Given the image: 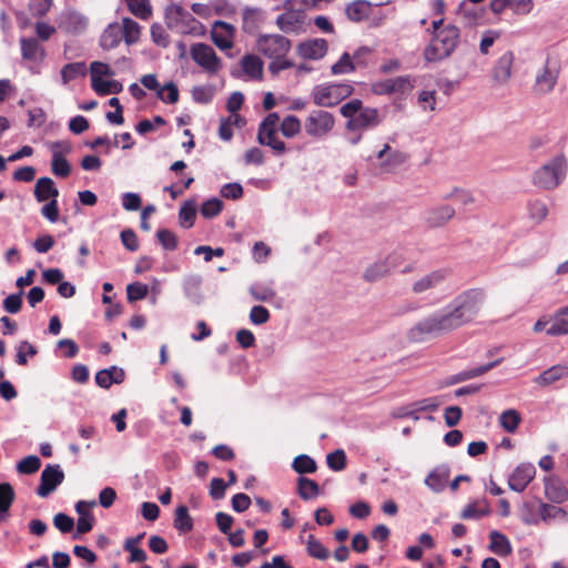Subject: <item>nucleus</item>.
Segmentation results:
<instances>
[{"label":"nucleus","instance_id":"44","mask_svg":"<svg viewBox=\"0 0 568 568\" xmlns=\"http://www.w3.org/2000/svg\"><path fill=\"white\" fill-rule=\"evenodd\" d=\"M292 467L298 474H312L316 470V463L308 455H298L294 458Z\"/></svg>","mask_w":568,"mask_h":568},{"label":"nucleus","instance_id":"13","mask_svg":"<svg viewBox=\"0 0 568 568\" xmlns=\"http://www.w3.org/2000/svg\"><path fill=\"white\" fill-rule=\"evenodd\" d=\"M456 214L455 209L449 204H439L428 207L423 215L424 223L429 229L445 226Z\"/></svg>","mask_w":568,"mask_h":568},{"label":"nucleus","instance_id":"30","mask_svg":"<svg viewBox=\"0 0 568 568\" xmlns=\"http://www.w3.org/2000/svg\"><path fill=\"white\" fill-rule=\"evenodd\" d=\"M121 40L122 34L120 26L118 23H111L104 29L100 38V44L104 50H112L120 44Z\"/></svg>","mask_w":568,"mask_h":568},{"label":"nucleus","instance_id":"52","mask_svg":"<svg viewBox=\"0 0 568 568\" xmlns=\"http://www.w3.org/2000/svg\"><path fill=\"white\" fill-rule=\"evenodd\" d=\"M14 500V490L8 483L0 484V513H7Z\"/></svg>","mask_w":568,"mask_h":568},{"label":"nucleus","instance_id":"33","mask_svg":"<svg viewBox=\"0 0 568 568\" xmlns=\"http://www.w3.org/2000/svg\"><path fill=\"white\" fill-rule=\"evenodd\" d=\"M276 24L283 32H297L302 27V19L298 13L290 11L278 16Z\"/></svg>","mask_w":568,"mask_h":568},{"label":"nucleus","instance_id":"51","mask_svg":"<svg viewBox=\"0 0 568 568\" xmlns=\"http://www.w3.org/2000/svg\"><path fill=\"white\" fill-rule=\"evenodd\" d=\"M40 466H41L40 458L36 455H29V456L24 457L23 459H21L17 464V470L20 474L29 475V474H33V473L38 471Z\"/></svg>","mask_w":568,"mask_h":568},{"label":"nucleus","instance_id":"22","mask_svg":"<svg viewBox=\"0 0 568 568\" xmlns=\"http://www.w3.org/2000/svg\"><path fill=\"white\" fill-rule=\"evenodd\" d=\"M568 377V364H557L538 375L535 383L539 386H548Z\"/></svg>","mask_w":568,"mask_h":568},{"label":"nucleus","instance_id":"28","mask_svg":"<svg viewBox=\"0 0 568 568\" xmlns=\"http://www.w3.org/2000/svg\"><path fill=\"white\" fill-rule=\"evenodd\" d=\"M122 39L124 40L126 45L135 44L141 37V27L133 19L125 17L122 19L121 24Z\"/></svg>","mask_w":568,"mask_h":568},{"label":"nucleus","instance_id":"53","mask_svg":"<svg viewBox=\"0 0 568 568\" xmlns=\"http://www.w3.org/2000/svg\"><path fill=\"white\" fill-rule=\"evenodd\" d=\"M540 516L545 521L555 518H559L564 521L567 520V513L562 508L549 504L540 505Z\"/></svg>","mask_w":568,"mask_h":568},{"label":"nucleus","instance_id":"23","mask_svg":"<svg viewBox=\"0 0 568 568\" xmlns=\"http://www.w3.org/2000/svg\"><path fill=\"white\" fill-rule=\"evenodd\" d=\"M551 325L546 329L549 336H562L568 334V306L561 307L550 316Z\"/></svg>","mask_w":568,"mask_h":568},{"label":"nucleus","instance_id":"40","mask_svg":"<svg viewBox=\"0 0 568 568\" xmlns=\"http://www.w3.org/2000/svg\"><path fill=\"white\" fill-rule=\"evenodd\" d=\"M301 130V121L295 115H287L280 122V131L287 139L295 138Z\"/></svg>","mask_w":568,"mask_h":568},{"label":"nucleus","instance_id":"4","mask_svg":"<svg viewBox=\"0 0 568 568\" xmlns=\"http://www.w3.org/2000/svg\"><path fill=\"white\" fill-rule=\"evenodd\" d=\"M568 162L564 154H558L539 166L531 176L536 187L551 191L558 187L566 179Z\"/></svg>","mask_w":568,"mask_h":568},{"label":"nucleus","instance_id":"24","mask_svg":"<svg viewBox=\"0 0 568 568\" xmlns=\"http://www.w3.org/2000/svg\"><path fill=\"white\" fill-rule=\"evenodd\" d=\"M33 193L38 202H45L59 196V190L55 187L53 180L48 176L40 178L37 181Z\"/></svg>","mask_w":568,"mask_h":568},{"label":"nucleus","instance_id":"3","mask_svg":"<svg viewBox=\"0 0 568 568\" xmlns=\"http://www.w3.org/2000/svg\"><path fill=\"white\" fill-rule=\"evenodd\" d=\"M459 36V29L456 26H445L433 36L430 42L425 47L424 59L427 62H439L450 57L457 48Z\"/></svg>","mask_w":568,"mask_h":568},{"label":"nucleus","instance_id":"34","mask_svg":"<svg viewBox=\"0 0 568 568\" xmlns=\"http://www.w3.org/2000/svg\"><path fill=\"white\" fill-rule=\"evenodd\" d=\"M20 44L22 57L26 60H37L44 55V49L39 44L37 39L22 38Z\"/></svg>","mask_w":568,"mask_h":568},{"label":"nucleus","instance_id":"5","mask_svg":"<svg viewBox=\"0 0 568 568\" xmlns=\"http://www.w3.org/2000/svg\"><path fill=\"white\" fill-rule=\"evenodd\" d=\"M165 26L174 33L183 36H201L204 26L181 4L172 3L164 11Z\"/></svg>","mask_w":568,"mask_h":568},{"label":"nucleus","instance_id":"43","mask_svg":"<svg viewBox=\"0 0 568 568\" xmlns=\"http://www.w3.org/2000/svg\"><path fill=\"white\" fill-rule=\"evenodd\" d=\"M91 87L99 95L118 94L123 90L122 83L116 80H102Z\"/></svg>","mask_w":568,"mask_h":568},{"label":"nucleus","instance_id":"8","mask_svg":"<svg viewBox=\"0 0 568 568\" xmlns=\"http://www.w3.org/2000/svg\"><path fill=\"white\" fill-rule=\"evenodd\" d=\"M280 115L276 112L267 114L258 126L257 141L262 145L270 146L276 154H284L286 145L277 136Z\"/></svg>","mask_w":568,"mask_h":568},{"label":"nucleus","instance_id":"10","mask_svg":"<svg viewBox=\"0 0 568 568\" xmlns=\"http://www.w3.org/2000/svg\"><path fill=\"white\" fill-rule=\"evenodd\" d=\"M256 48L268 59L284 58L291 49V41L281 34H264L258 37Z\"/></svg>","mask_w":568,"mask_h":568},{"label":"nucleus","instance_id":"60","mask_svg":"<svg viewBox=\"0 0 568 568\" xmlns=\"http://www.w3.org/2000/svg\"><path fill=\"white\" fill-rule=\"evenodd\" d=\"M52 158H65L72 151V145L68 141H53L48 143Z\"/></svg>","mask_w":568,"mask_h":568},{"label":"nucleus","instance_id":"64","mask_svg":"<svg viewBox=\"0 0 568 568\" xmlns=\"http://www.w3.org/2000/svg\"><path fill=\"white\" fill-rule=\"evenodd\" d=\"M546 495L552 501L562 503L567 499L568 491L561 486L547 485L546 486Z\"/></svg>","mask_w":568,"mask_h":568},{"label":"nucleus","instance_id":"9","mask_svg":"<svg viewBox=\"0 0 568 568\" xmlns=\"http://www.w3.org/2000/svg\"><path fill=\"white\" fill-rule=\"evenodd\" d=\"M190 55L210 75L217 74L223 67L222 60L209 44L193 43L190 48Z\"/></svg>","mask_w":568,"mask_h":568},{"label":"nucleus","instance_id":"35","mask_svg":"<svg viewBox=\"0 0 568 568\" xmlns=\"http://www.w3.org/2000/svg\"><path fill=\"white\" fill-rule=\"evenodd\" d=\"M174 528L180 532H189L193 529V519L189 514L186 506L181 505L175 510Z\"/></svg>","mask_w":568,"mask_h":568},{"label":"nucleus","instance_id":"25","mask_svg":"<svg viewBox=\"0 0 568 568\" xmlns=\"http://www.w3.org/2000/svg\"><path fill=\"white\" fill-rule=\"evenodd\" d=\"M490 544L488 546L489 550L494 552L497 556L506 557L511 554L513 548L510 545L509 539L506 537V535L493 530L489 534Z\"/></svg>","mask_w":568,"mask_h":568},{"label":"nucleus","instance_id":"1","mask_svg":"<svg viewBox=\"0 0 568 568\" xmlns=\"http://www.w3.org/2000/svg\"><path fill=\"white\" fill-rule=\"evenodd\" d=\"M484 300L485 293L480 288H469L459 293L444 308L418 322L410 329V337L423 341L460 328L477 316Z\"/></svg>","mask_w":568,"mask_h":568},{"label":"nucleus","instance_id":"55","mask_svg":"<svg viewBox=\"0 0 568 568\" xmlns=\"http://www.w3.org/2000/svg\"><path fill=\"white\" fill-rule=\"evenodd\" d=\"M158 98L165 103H176L179 100V89L173 82H168L159 90Z\"/></svg>","mask_w":568,"mask_h":568},{"label":"nucleus","instance_id":"48","mask_svg":"<svg viewBox=\"0 0 568 568\" xmlns=\"http://www.w3.org/2000/svg\"><path fill=\"white\" fill-rule=\"evenodd\" d=\"M91 71V85L104 80L103 77H112L114 75V71L105 63L100 61H94L90 65Z\"/></svg>","mask_w":568,"mask_h":568},{"label":"nucleus","instance_id":"61","mask_svg":"<svg viewBox=\"0 0 568 568\" xmlns=\"http://www.w3.org/2000/svg\"><path fill=\"white\" fill-rule=\"evenodd\" d=\"M51 169L53 174L61 178H67L71 172V166L65 158H52Z\"/></svg>","mask_w":568,"mask_h":568},{"label":"nucleus","instance_id":"2","mask_svg":"<svg viewBox=\"0 0 568 568\" xmlns=\"http://www.w3.org/2000/svg\"><path fill=\"white\" fill-rule=\"evenodd\" d=\"M339 113L346 119L345 131H368L382 123L379 112L375 108L364 106L362 100L353 99L339 108Z\"/></svg>","mask_w":568,"mask_h":568},{"label":"nucleus","instance_id":"41","mask_svg":"<svg viewBox=\"0 0 568 568\" xmlns=\"http://www.w3.org/2000/svg\"><path fill=\"white\" fill-rule=\"evenodd\" d=\"M307 554L316 559L326 560L329 557L327 548L313 535H310L306 541Z\"/></svg>","mask_w":568,"mask_h":568},{"label":"nucleus","instance_id":"27","mask_svg":"<svg viewBox=\"0 0 568 568\" xmlns=\"http://www.w3.org/2000/svg\"><path fill=\"white\" fill-rule=\"evenodd\" d=\"M241 67L248 80H261L263 75V62L253 54H247L242 58Z\"/></svg>","mask_w":568,"mask_h":568},{"label":"nucleus","instance_id":"15","mask_svg":"<svg viewBox=\"0 0 568 568\" xmlns=\"http://www.w3.org/2000/svg\"><path fill=\"white\" fill-rule=\"evenodd\" d=\"M399 257L396 254H389L384 260L377 261L369 265L363 277L367 282H376L388 274L398 266Z\"/></svg>","mask_w":568,"mask_h":568},{"label":"nucleus","instance_id":"6","mask_svg":"<svg viewBox=\"0 0 568 568\" xmlns=\"http://www.w3.org/2000/svg\"><path fill=\"white\" fill-rule=\"evenodd\" d=\"M354 87L349 82H326L312 89L313 103L321 108H333L354 93Z\"/></svg>","mask_w":568,"mask_h":568},{"label":"nucleus","instance_id":"47","mask_svg":"<svg viewBox=\"0 0 568 568\" xmlns=\"http://www.w3.org/2000/svg\"><path fill=\"white\" fill-rule=\"evenodd\" d=\"M529 217L536 223L542 222L548 215V206L541 200H534L528 204Z\"/></svg>","mask_w":568,"mask_h":568},{"label":"nucleus","instance_id":"36","mask_svg":"<svg viewBox=\"0 0 568 568\" xmlns=\"http://www.w3.org/2000/svg\"><path fill=\"white\" fill-rule=\"evenodd\" d=\"M85 73L87 67L84 62L68 63L61 70L62 83L68 84L70 81H73L79 77H84Z\"/></svg>","mask_w":568,"mask_h":568},{"label":"nucleus","instance_id":"16","mask_svg":"<svg viewBox=\"0 0 568 568\" xmlns=\"http://www.w3.org/2000/svg\"><path fill=\"white\" fill-rule=\"evenodd\" d=\"M536 468L530 463L518 465L508 478V486L511 490L521 493L535 478Z\"/></svg>","mask_w":568,"mask_h":568},{"label":"nucleus","instance_id":"26","mask_svg":"<svg viewBox=\"0 0 568 568\" xmlns=\"http://www.w3.org/2000/svg\"><path fill=\"white\" fill-rule=\"evenodd\" d=\"M124 379V372L115 366L106 369H101L95 374V382L100 387L109 388L112 384L122 383Z\"/></svg>","mask_w":568,"mask_h":568},{"label":"nucleus","instance_id":"19","mask_svg":"<svg viewBox=\"0 0 568 568\" xmlns=\"http://www.w3.org/2000/svg\"><path fill=\"white\" fill-rule=\"evenodd\" d=\"M514 54L510 51L500 55L493 68V80L497 85L506 84L511 78Z\"/></svg>","mask_w":568,"mask_h":568},{"label":"nucleus","instance_id":"59","mask_svg":"<svg viewBox=\"0 0 568 568\" xmlns=\"http://www.w3.org/2000/svg\"><path fill=\"white\" fill-rule=\"evenodd\" d=\"M156 236L163 248L174 251L178 247V239L171 231L166 229L159 230Z\"/></svg>","mask_w":568,"mask_h":568},{"label":"nucleus","instance_id":"58","mask_svg":"<svg viewBox=\"0 0 568 568\" xmlns=\"http://www.w3.org/2000/svg\"><path fill=\"white\" fill-rule=\"evenodd\" d=\"M151 38L152 41L162 48H166L170 44L169 34L165 31L164 27L159 23H153L151 26Z\"/></svg>","mask_w":568,"mask_h":568},{"label":"nucleus","instance_id":"14","mask_svg":"<svg viewBox=\"0 0 568 568\" xmlns=\"http://www.w3.org/2000/svg\"><path fill=\"white\" fill-rule=\"evenodd\" d=\"M64 474L59 465H47L41 473L40 485L37 494L40 497L49 496L63 481Z\"/></svg>","mask_w":568,"mask_h":568},{"label":"nucleus","instance_id":"17","mask_svg":"<svg viewBox=\"0 0 568 568\" xmlns=\"http://www.w3.org/2000/svg\"><path fill=\"white\" fill-rule=\"evenodd\" d=\"M558 68L546 62L540 72L536 75L535 91L539 94H546L555 88L558 80Z\"/></svg>","mask_w":568,"mask_h":568},{"label":"nucleus","instance_id":"18","mask_svg":"<svg viewBox=\"0 0 568 568\" xmlns=\"http://www.w3.org/2000/svg\"><path fill=\"white\" fill-rule=\"evenodd\" d=\"M211 38L219 49H231L233 47L234 27L224 21H216L212 27Z\"/></svg>","mask_w":568,"mask_h":568},{"label":"nucleus","instance_id":"37","mask_svg":"<svg viewBox=\"0 0 568 568\" xmlns=\"http://www.w3.org/2000/svg\"><path fill=\"white\" fill-rule=\"evenodd\" d=\"M196 216V203L193 200L185 201L180 209L179 220L180 224L184 229L193 226Z\"/></svg>","mask_w":568,"mask_h":568},{"label":"nucleus","instance_id":"56","mask_svg":"<svg viewBox=\"0 0 568 568\" xmlns=\"http://www.w3.org/2000/svg\"><path fill=\"white\" fill-rule=\"evenodd\" d=\"M327 466L335 471H341L346 466V455L343 449H336L326 457Z\"/></svg>","mask_w":568,"mask_h":568},{"label":"nucleus","instance_id":"38","mask_svg":"<svg viewBox=\"0 0 568 568\" xmlns=\"http://www.w3.org/2000/svg\"><path fill=\"white\" fill-rule=\"evenodd\" d=\"M130 12L139 19L148 20L152 16V7L149 0H124Z\"/></svg>","mask_w":568,"mask_h":568},{"label":"nucleus","instance_id":"20","mask_svg":"<svg viewBox=\"0 0 568 568\" xmlns=\"http://www.w3.org/2000/svg\"><path fill=\"white\" fill-rule=\"evenodd\" d=\"M297 50L301 57L305 59L317 60L326 54L327 42L324 39L305 41L298 45Z\"/></svg>","mask_w":568,"mask_h":568},{"label":"nucleus","instance_id":"29","mask_svg":"<svg viewBox=\"0 0 568 568\" xmlns=\"http://www.w3.org/2000/svg\"><path fill=\"white\" fill-rule=\"evenodd\" d=\"M63 27L68 32L80 34L88 27V18L78 11H70L64 17Z\"/></svg>","mask_w":568,"mask_h":568},{"label":"nucleus","instance_id":"7","mask_svg":"<svg viewBox=\"0 0 568 568\" xmlns=\"http://www.w3.org/2000/svg\"><path fill=\"white\" fill-rule=\"evenodd\" d=\"M335 116L325 110H312L304 120L305 133L313 139L328 136L335 128Z\"/></svg>","mask_w":568,"mask_h":568},{"label":"nucleus","instance_id":"45","mask_svg":"<svg viewBox=\"0 0 568 568\" xmlns=\"http://www.w3.org/2000/svg\"><path fill=\"white\" fill-rule=\"evenodd\" d=\"M444 200H455L458 203L467 206L475 202V197L469 190L455 186L453 190L444 195Z\"/></svg>","mask_w":568,"mask_h":568},{"label":"nucleus","instance_id":"32","mask_svg":"<svg viewBox=\"0 0 568 568\" xmlns=\"http://www.w3.org/2000/svg\"><path fill=\"white\" fill-rule=\"evenodd\" d=\"M490 513L489 504L485 499L468 504L460 513L462 519H478Z\"/></svg>","mask_w":568,"mask_h":568},{"label":"nucleus","instance_id":"54","mask_svg":"<svg viewBox=\"0 0 568 568\" xmlns=\"http://www.w3.org/2000/svg\"><path fill=\"white\" fill-rule=\"evenodd\" d=\"M148 293L149 286L140 282H134L126 286L128 301L131 303L143 300Z\"/></svg>","mask_w":568,"mask_h":568},{"label":"nucleus","instance_id":"12","mask_svg":"<svg viewBox=\"0 0 568 568\" xmlns=\"http://www.w3.org/2000/svg\"><path fill=\"white\" fill-rule=\"evenodd\" d=\"M414 88V80L410 75H399L392 79L381 80L372 83V92L378 95L408 93Z\"/></svg>","mask_w":568,"mask_h":568},{"label":"nucleus","instance_id":"39","mask_svg":"<svg viewBox=\"0 0 568 568\" xmlns=\"http://www.w3.org/2000/svg\"><path fill=\"white\" fill-rule=\"evenodd\" d=\"M521 422V416L516 409H507L499 416L500 426L508 433H515Z\"/></svg>","mask_w":568,"mask_h":568},{"label":"nucleus","instance_id":"57","mask_svg":"<svg viewBox=\"0 0 568 568\" xmlns=\"http://www.w3.org/2000/svg\"><path fill=\"white\" fill-rule=\"evenodd\" d=\"M222 201L216 197H212L202 204L200 212L204 217L211 219L216 216L222 211Z\"/></svg>","mask_w":568,"mask_h":568},{"label":"nucleus","instance_id":"21","mask_svg":"<svg viewBox=\"0 0 568 568\" xmlns=\"http://www.w3.org/2000/svg\"><path fill=\"white\" fill-rule=\"evenodd\" d=\"M449 475L447 466H438L428 474L424 483L434 493H440L445 489Z\"/></svg>","mask_w":568,"mask_h":568},{"label":"nucleus","instance_id":"31","mask_svg":"<svg viewBox=\"0 0 568 568\" xmlns=\"http://www.w3.org/2000/svg\"><path fill=\"white\" fill-rule=\"evenodd\" d=\"M372 11V4L366 0H356L347 6L346 14L347 18L354 22L363 21L367 19Z\"/></svg>","mask_w":568,"mask_h":568},{"label":"nucleus","instance_id":"49","mask_svg":"<svg viewBox=\"0 0 568 568\" xmlns=\"http://www.w3.org/2000/svg\"><path fill=\"white\" fill-rule=\"evenodd\" d=\"M331 70L334 75L348 74L355 71V64L351 55L345 52L342 54L339 60L332 65Z\"/></svg>","mask_w":568,"mask_h":568},{"label":"nucleus","instance_id":"63","mask_svg":"<svg viewBox=\"0 0 568 568\" xmlns=\"http://www.w3.org/2000/svg\"><path fill=\"white\" fill-rule=\"evenodd\" d=\"M53 524L55 528L63 534L71 531L74 527L73 518L63 513H59L54 516Z\"/></svg>","mask_w":568,"mask_h":568},{"label":"nucleus","instance_id":"46","mask_svg":"<svg viewBox=\"0 0 568 568\" xmlns=\"http://www.w3.org/2000/svg\"><path fill=\"white\" fill-rule=\"evenodd\" d=\"M407 160V156L405 153L398 151V150H390L385 161L381 162L379 166L384 171H393Z\"/></svg>","mask_w":568,"mask_h":568},{"label":"nucleus","instance_id":"50","mask_svg":"<svg viewBox=\"0 0 568 568\" xmlns=\"http://www.w3.org/2000/svg\"><path fill=\"white\" fill-rule=\"evenodd\" d=\"M248 291L255 301L268 302L275 297V291L268 285L255 284Z\"/></svg>","mask_w":568,"mask_h":568},{"label":"nucleus","instance_id":"11","mask_svg":"<svg viewBox=\"0 0 568 568\" xmlns=\"http://www.w3.org/2000/svg\"><path fill=\"white\" fill-rule=\"evenodd\" d=\"M450 275L448 268H436L417 277L410 286L415 295L426 294L440 286Z\"/></svg>","mask_w":568,"mask_h":568},{"label":"nucleus","instance_id":"62","mask_svg":"<svg viewBox=\"0 0 568 568\" xmlns=\"http://www.w3.org/2000/svg\"><path fill=\"white\" fill-rule=\"evenodd\" d=\"M270 320V312L261 305L253 306L250 312V321L255 325L265 324Z\"/></svg>","mask_w":568,"mask_h":568},{"label":"nucleus","instance_id":"42","mask_svg":"<svg viewBox=\"0 0 568 568\" xmlns=\"http://www.w3.org/2000/svg\"><path fill=\"white\" fill-rule=\"evenodd\" d=\"M318 493L320 486L315 480L306 477L298 478V495L302 499L307 500L314 498Z\"/></svg>","mask_w":568,"mask_h":568}]
</instances>
